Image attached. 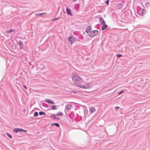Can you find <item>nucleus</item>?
I'll return each mask as SVG.
<instances>
[{"label":"nucleus","instance_id":"nucleus-31","mask_svg":"<svg viewBox=\"0 0 150 150\" xmlns=\"http://www.w3.org/2000/svg\"><path fill=\"white\" fill-rule=\"evenodd\" d=\"M56 18H55V20H56Z\"/></svg>","mask_w":150,"mask_h":150},{"label":"nucleus","instance_id":"nucleus-1","mask_svg":"<svg viewBox=\"0 0 150 150\" xmlns=\"http://www.w3.org/2000/svg\"><path fill=\"white\" fill-rule=\"evenodd\" d=\"M74 85L78 87V85L83 82V79L76 74H73L71 76Z\"/></svg>","mask_w":150,"mask_h":150},{"label":"nucleus","instance_id":"nucleus-21","mask_svg":"<svg viewBox=\"0 0 150 150\" xmlns=\"http://www.w3.org/2000/svg\"><path fill=\"white\" fill-rule=\"evenodd\" d=\"M62 115H63V114L61 112H59V113H58L57 114V115L60 116Z\"/></svg>","mask_w":150,"mask_h":150},{"label":"nucleus","instance_id":"nucleus-6","mask_svg":"<svg viewBox=\"0 0 150 150\" xmlns=\"http://www.w3.org/2000/svg\"><path fill=\"white\" fill-rule=\"evenodd\" d=\"M91 30V26H88L86 29V33H89Z\"/></svg>","mask_w":150,"mask_h":150},{"label":"nucleus","instance_id":"nucleus-2","mask_svg":"<svg viewBox=\"0 0 150 150\" xmlns=\"http://www.w3.org/2000/svg\"><path fill=\"white\" fill-rule=\"evenodd\" d=\"M92 85L89 83L86 82L84 81L81 82L78 87L82 89H89L92 87Z\"/></svg>","mask_w":150,"mask_h":150},{"label":"nucleus","instance_id":"nucleus-24","mask_svg":"<svg viewBox=\"0 0 150 150\" xmlns=\"http://www.w3.org/2000/svg\"><path fill=\"white\" fill-rule=\"evenodd\" d=\"M124 92V91H120V92L119 93H118V94H120L121 93H122L123 92Z\"/></svg>","mask_w":150,"mask_h":150},{"label":"nucleus","instance_id":"nucleus-7","mask_svg":"<svg viewBox=\"0 0 150 150\" xmlns=\"http://www.w3.org/2000/svg\"><path fill=\"white\" fill-rule=\"evenodd\" d=\"M66 11H67V13L68 14H69L71 16L72 15V14L71 13V11L70 9H69L68 8H67Z\"/></svg>","mask_w":150,"mask_h":150},{"label":"nucleus","instance_id":"nucleus-22","mask_svg":"<svg viewBox=\"0 0 150 150\" xmlns=\"http://www.w3.org/2000/svg\"><path fill=\"white\" fill-rule=\"evenodd\" d=\"M6 134L10 138H12V136L11 135H10L8 133H6Z\"/></svg>","mask_w":150,"mask_h":150},{"label":"nucleus","instance_id":"nucleus-18","mask_svg":"<svg viewBox=\"0 0 150 150\" xmlns=\"http://www.w3.org/2000/svg\"><path fill=\"white\" fill-rule=\"evenodd\" d=\"M38 114L37 112H35L34 113V116L35 117H36L38 115Z\"/></svg>","mask_w":150,"mask_h":150},{"label":"nucleus","instance_id":"nucleus-5","mask_svg":"<svg viewBox=\"0 0 150 150\" xmlns=\"http://www.w3.org/2000/svg\"><path fill=\"white\" fill-rule=\"evenodd\" d=\"M72 107V106L71 105L69 104L67 105L66 107V109L67 110H69L71 109Z\"/></svg>","mask_w":150,"mask_h":150},{"label":"nucleus","instance_id":"nucleus-27","mask_svg":"<svg viewBox=\"0 0 150 150\" xmlns=\"http://www.w3.org/2000/svg\"><path fill=\"white\" fill-rule=\"evenodd\" d=\"M109 0H108L106 2V3L107 4H108Z\"/></svg>","mask_w":150,"mask_h":150},{"label":"nucleus","instance_id":"nucleus-25","mask_svg":"<svg viewBox=\"0 0 150 150\" xmlns=\"http://www.w3.org/2000/svg\"><path fill=\"white\" fill-rule=\"evenodd\" d=\"M21 131H23V132H26V131L25 130H23L22 129H21Z\"/></svg>","mask_w":150,"mask_h":150},{"label":"nucleus","instance_id":"nucleus-12","mask_svg":"<svg viewBox=\"0 0 150 150\" xmlns=\"http://www.w3.org/2000/svg\"><path fill=\"white\" fill-rule=\"evenodd\" d=\"M46 101L51 104H54V102L51 100L50 99H47L46 100Z\"/></svg>","mask_w":150,"mask_h":150},{"label":"nucleus","instance_id":"nucleus-13","mask_svg":"<svg viewBox=\"0 0 150 150\" xmlns=\"http://www.w3.org/2000/svg\"><path fill=\"white\" fill-rule=\"evenodd\" d=\"M46 14V13H39L36 14V15L39 16H41L42 15H45Z\"/></svg>","mask_w":150,"mask_h":150},{"label":"nucleus","instance_id":"nucleus-30","mask_svg":"<svg viewBox=\"0 0 150 150\" xmlns=\"http://www.w3.org/2000/svg\"><path fill=\"white\" fill-rule=\"evenodd\" d=\"M57 127H59V125L57 123Z\"/></svg>","mask_w":150,"mask_h":150},{"label":"nucleus","instance_id":"nucleus-4","mask_svg":"<svg viewBox=\"0 0 150 150\" xmlns=\"http://www.w3.org/2000/svg\"><path fill=\"white\" fill-rule=\"evenodd\" d=\"M74 38L71 36L69 37L68 38V41L70 42V43L71 44H72L74 42Z\"/></svg>","mask_w":150,"mask_h":150},{"label":"nucleus","instance_id":"nucleus-14","mask_svg":"<svg viewBox=\"0 0 150 150\" xmlns=\"http://www.w3.org/2000/svg\"><path fill=\"white\" fill-rule=\"evenodd\" d=\"M50 117L53 119H55L56 118V115H52Z\"/></svg>","mask_w":150,"mask_h":150},{"label":"nucleus","instance_id":"nucleus-11","mask_svg":"<svg viewBox=\"0 0 150 150\" xmlns=\"http://www.w3.org/2000/svg\"><path fill=\"white\" fill-rule=\"evenodd\" d=\"M99 20H100V22L102 24H104L105 23L104 21V20L102 18H101V17L100 18H99Z\"/></svg>","mask_w":150,"mask_h":150},{"label":"nucleus","instance_id":"nucleus-9","mask_svg":"<svg viewBox=\"0 0 150 150\" xmlns=\"http://www.w3.org/2000/svg\"><path fill=\"white\" fill-rule=\"evenodd\" d=\"M102 27L101 28V29L102 30H105L107 27V25L105 24V23L104 24H102Z\"/></svg>","mask_w":150,"mask_h":150},{"label":"nucleus","instance_id":"nucleus-10","mask_svg":"<svg viewBox=\"0 0 150 150\" xmlns=\"http://www.w3.org/2000/svg\"><path fill=\"white\" fill-rule=\"evenodd\" d=\"M95 111V109L93 108H91L89 110V112L90 114H91Z\"/></svg>","mask_w":150,"mask_h":150},{"label":"nucleus","instance_id":"nucleus-8","mask_svg":"<svg viewBox=\"0 0 150 150\" xmlns=\"http://www.w3.org/2000/svg\"><path fill=\"white\" fill-rule=\"evenodd\" d=\"M21 129L19 128H15L13 130V132L15 133H18V132H21Z\"/></svg>","mask_w":150,"mask_h":150},{"label":"nucleus","instance_id":"nucleus-23","mask_svg":"<svg viewBox=\"0 0 150 150\" xmlns=\"http://www.w3.org/2000/svg\"><path fill=\"white\" fill-rule=\"evenodd\" d=\"M23 87L25 89V90H26L27 89V87L25 85H23Z\"/></svg>","mask_w":150,"mask_h":150},{"label":"nucleus","instance_id":"nucleus-26","mask_svg":"<svg viewBox=\"0 0 150 150\" xmlns=\"http://www.w3.org/2000/svg\"><path fill=\"white\" fill-rule=\"evenodd\" d=\"M119 107H115V109H116V110L118 109H119Z\"/></svg>","mask_w":150,"mask_h":150},{"label":"nucleus","instance_id":"nucleus-29","mask_svg":"<svg viewBox=\"0 0 150 150\" xmlns=\"http://www.w3.org/2000/svg\"><path fill=\"white\" fill-rule=\"evenodd\" d=\"M145 10L144 9H142V12H144L145 11Z\"/></svg>","mask_w":150,"mask_h":150},{"label":"nucleus","instance_id":"nucleus-20","mask_svg":"<svg viewBox=\"0 0 150 150\" xmlns=\"http://www.w3.org/2000/svg\"><path fill=\"white\" fill-rule=\"evenodd\" d=\"M39 114L40 115H45V113L43 112H39Z\"/></svg>","mask_w":150,"mask_h":150},{"label":"nucleus","instance_id":"nucleus-16","mask_svg":"<svg viewBox=\"0 0 150 150\" xmlns=\"http://www.w3.org/2000/svg\"><path fill=\"white\" fill-rule=\"evenodd\" d=\"M51 108L52 110H55L56 109V107L55 105L52 106H51Z\"/></svg>","mask_w":150,"mask_h":150},{"label":"nucleus","instance_id":"nucleus-17","mask_svg":"<svg viewBox=\"0 0 150 150\" xmlns=\"http://www.w3.org/2000/svg\"><path fill=\"white\" fill-rule=\"evenodd\" d=\"M13 32L12 29H10V30L6 31V32L8 33H12Z\"/></svg>","mask_w":150,"mask_h":150},{"label":"nucleus","instance_id":"nucleus-19","mask_svg":"<svg viewBox=\"0 0 150 150\" xmlns=\"http://www.w3.org/2000/svg\"><path fill=\"white\" fill-rule=\"evenodd\" d=\"M116 56L117 57H120L122 56L121 54H117L116 55Z\"/></svg>","mask_w":150,"mask_h":150},{"label":"nucleus","instance_id":"nucleus-3","mask_svg":"<svg viewBox=\"0 0 150 150\" xmlns=\"http://www.w3.org/2000/svg\"><path fill=\"white\" fill-rule=\"evenodd\" d=\"M98 33V31L97 30H93L89 34L88 36L90 37H93L97 35Z\"/></svg>","mask_w":150,"mask_h":150},{"label":"nucleus","instance_id":"nucleus-28","mask_svg":"<svg viewBox=\"0 0 150 150\" xmlns=\"http://www.w3.org/2000/svg\"><path fill=\"white\" fill-rule=\"evenodd\" d=\"M55 125L56 126V123H55L54 124H52L51 125L52 126V125Z\"/></svg>","mask_w":150,"mask_h":150},{"label":"nucleus","instance_id":"nucleus-15","mask_svg":"<svg viewBox=\"0 0 150 150\" xmlns=\"http://www.w3.org/2000/svg\"><path fill=\"white\" fill-rule=\"evenodd\" d=\"M19 45L21 47L23 46V43L21 41L19 42Z\"/></svg>","mask_w":150,"mask_h":150}]
</instances>
